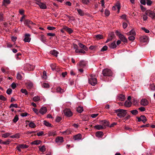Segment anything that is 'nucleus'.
Wrapping results in <instances>:
<instances>
[{"mask_svg": "<svg viewBox=\"0 0 155 155\" xmlns=\"http://www.w3.org/2000/svg\"><path fill=\"white\" fill-rule=\"evenodd\" d=\"M115 113L117 114V115L120 118L124 117L127 114L126 110L122 109H119L115 110Z\"/></svg>", "mask_w": 155, "mask_h": 155, "instance_id": "obj_1", "label": "nucleus"}, {"mask_svg": "<svg viewBox=\"0 0 155 155\" xmlns=\"http://www.w3.org/2000/svg\"><path fill=\"white\" fill-rule=\"evenodd\" d=\"M88 81L89 83L93 86L97 84V82L96 78L91 74L90 75V77L89 78Z\"/></svg>", "mask_w": 155, "mask_h": 155, "instance_id": "obj_2", "label": "nucleus"}, {"mask_svg": "<svg viewBox=\"0 0 155 155\" xmlns=\"http://www.w3.org/2000/svg\"><path fill=\"white\" fill-rule=\"evenodd\" d=\"M33 2L38 5L41 9H45L47 8L46 5L41 2L40 0H34Z\"/></svg>", "mask_w": 155, "mask_h": 155, "instance_id": "obj_3", "label": "nucleus"}, {"mask_svg": "<svg viewBox=\"0 0 155 155\" xmlns=\"http://www.w3.org/2000/svg\"><path fill=\"white\" fill-rule=\"evenodd\" d=\"M103 75L105 76H110L112 75V72L110 69L106 68L102 71Z\"/></svg>", "mask_w": 155, "mask_h": 155, "instance_id": "obj_4", "label": "nucleus"}, {"mask_svg": "<svg viewBox=\"0 0 155 155\" xmlns=\"http://www.w3.org/2000/svg\"><path fill=\"white\" fill-rule=\"evenodd\" d=\"M65 116L67 117H71L73 115V113L70 109L66 108L63 110Z\"/></svg>", "mask_w": 155, "mask_h": 155, "instance_id": "obj_5", "label": "nucleus"}, {"mask_svg": "<svg viewBox=\"0 0 155 155\" xmlns=\"http://www.w3.org/2000/svg\"><path fill=\"white\" fill-rule=\"evenodd\" d=\"M145 14L150 17L153 18L155 17V14L153 12V11L150 10H147L145 12Z\"/></svg>", "mask_w": 155, "mask_h": 155, "instance_id": "obj_6", "label": "nucleus"}, {"mask_svg": "<svg viewBox=\"0 0 155 155\" xmlns=\"http://www.w3.org/2000/svg\"><path fill=\"white\" fill-rule=\"evenodd\" d=\"M139 122L142 121L143 122L145 123L147 121V119L144 115H141L140 117H137Z\"/></svg>", "mask_w": 155, "mask_h": 155, "instance_id": "obj_7", "label": "nucleus"}, {"mask_svg": "<svg viewBox=\"0 0 155 155\" xmlns=\"http://www.w3.org/2000/svg\"><path fill=\"white\" fill-rule=\"evenodd\" d=\"M64 141L63 138L62 137H58L55 139V142L58 144H60Z\"/></svg>", "mask_w": 155, "mask_h": 155, "instance_id": "obj_8", "label": "nucleus"}, {"mask_svg": "<svg viewBox=\"0 0 155 155\" xmlns=\"http://www.w3.org/2000/svg\"><path fill=\"white\" fill-rule=\"evenodd\" d=\"M24 24L30 28H31V27L29 25L30 24L35 25V24L32 21L28 19L25 20L24 21Z\"/></svg>", "mask_w": 155, "mask_h": 155, "instance_id": "obj_9", "label": "nucleus"}, {"mask_svg": "<svg viewBox=\"0 0 155 155\" xmlns=\"http://www.w3.org/2000/svg\"><path fill=\"white\" fill-rule=\"evenodd\" d=\"M30 35L29 34H26L25 35V38L24 41L25 42H29L30 41L31 38H29Z\"/></svg>", "mask_w": 155, "mask_h": 155, "instance_id": "obj_10", "label": "nucleus"}, {"mask_svg": "<svg viewBox=\"0 0 155 155\" xmlns=\"http://www.w3.org/2000/svg\"><path fill=\"white\" fill-rule=\"evenodd\" d=\"M149 104L148 100L145 99H143L140 101V104L143 106H147Z\"/></svg>", "mask_w": 155, "mask_h": 155, "instance_id": "obj_11", "label": "nucleus"}, {"mask_svg": "<svg viewBox=\"0 0 155 155\" xmlns=\"http://www.w3.org/2000/svg\"><path fill=\"white\" fill-rule=\"evenodd\" d=\"M101 124H102V125L104 126V128L106 126H109V122L106 120H101L99 122Z\"/></svg>", "mask_w": 155, "mask_h": 155, "instance_id": "obj_12", "label": "nucleus"}, {"mask_svg": "<svg viewBox=\"0 0 155 155\" xmlns=\"http://www.w3.org/2000/svg\"><path fill=\"white\" fill-rule=\"evenodd\" d=\"M47 109L45 107H41L39 110V112L42 115H43L45 114L47 112Z\"/></svg>", "mask_w": 155, "mask_h": 155, "instance_id": "obj_13", "label": "nucleus"}, {"mask_svg": "<svg viewBox=\"0 0 155 155\" xmlns=\"http://www.w3.org/2000/svg\"><path fill=\"white\" fill-rule=\"evenodd\" d=\"M63 28L69 34H71L73 32V30L71 28H69L66 26H64Z\"/></svg>", "mask_w": 155, "mask_h": 155, "instance_id": "obj_14", "label": "nucleus"}, {"mask_svg": "<svg viewBox=\"0 0 155 155\" xmlns=\"http://www.w3.org/2000/svg\"><path fill=\"white\" fill-rule=\"evenodd\" d=\"M117 97L118 100L121 101H124L125 99V95L122 94H119Z\"/></svg>", "mask_w": 155, "mask_h": 155, "instance_id": "obj_15", "label": "nucleus"}, {"mask_svg": "<svg viewBox=\"0 0 155 155\" xmlns=\"http://www.w3.org/2000/svg\"><path fill=\"white\" fill-rule=\"evenodd\" d=\"M140 40L141 42H147L148 40V38L146 36H142L140 37Z\"/></svg>", "mask_w": 155, "mask_h": 155, "instance_id": "obj_16", "label": "nucleus"}, {"mask_svg": "<svg viewBox=\"0 0 155 155\" xmlns=\"http://www.w3.org/2000/svg\"><path fill=\"white\" fill-rule=\"evenodd\" d=\"M94 128L96 130H101L104 129V126L102 125H97L94 127Z\"/></svg>", "mask_w": 155, "mask_h": 155, "instance_id": "obj_17", "label": "nucleus"}, {"mask_svg": "<svg viewBox=\"0 0 155 155\" xmlns=\"http://www.w3.org/2000/svg\"><path fill=\"white\" fill-rule=\"evenodd\" d=\"M108 45L109 48H110L114 49L116 47L115 41H114L112 43H109Z\"/></svg>", "mask_w": 155, "mask_h": 155, "instance_id": "obj_18", "label": "nucleus"}, {"mask_svg": "<svg viewBox=\"0 0 155 155\" xmlns=\"http://www.w3.org/2000/svg\"><path fill=\"white\" fill-rule=\"evenodd\" d=\"M73 138L74 140H80L82 138V136L80 134H78L74 136Z\"/></svg>", "mask_w": 155, "mask_h": 155, "instance_id": "obj_19", "label": "nucleus"}, {"mask_svg": "<svg viewBox=\"0 0 155 155\" xmlns=\"http://www.w3.org/2000/svg\"><path fill=\"white\" fill-rule=\"evenodd\" d=\"M119 38L124 42L126 43L127 42V39L123 35H120Z\"/></svg>", "mask_w": 155, "mask_h": 155, "instance_id": "obj_20", "label": "nucleus"}, {"mask_svg": "<svg viewBox=\"0 0 155 155\" xmlns=\"http://www.w3.org/2000/svg\"><path fill=\"white\" fill-rule=\"evenodd\" d=\"M103 135L104 134L102 131H98L95 134L96 136L99 138H101Z\"/></svg>", "mask_w": 155, "mask_h": 155, "instance_id": "obj_21", "label": "nucleus"}, {"mask_svg": "<svg viewBox=\"0 0 155 155\" xmlns=\"http://www.w3.org/2000/svg\"><path fill=\"white\" fill-rule=\"evenodd\" d=\"M26 66L28 70L29 71L33 70L34 68V67L33 66L30 65L29 64H26Z\"/></svg>", "mask_w": 155, "mask_h": 155, "instance_id": "obj_22", "label": "nucleus"}, {"mask_svg": "<svg viewBox=\"0 0 155 155\" xmlns=\"http://www.w3.org/2000/svg\"><path fill=\"white\" fill-rule=\"evenodd\" d=\"M50 54L52 55H53L54 56L57 57V55L58 53V52L57 51H56L53 50L51 51L50 52Z\"/></svg>", "mask_w": 155, "mask_h": 155, "instance_id": "obj_23", "label": "nucleus"}, {"mask_svg": "<svg viewBox=\"0 0 155 155\" xmlns=\"http://www.w3.org/2000/svg\"><path fill=\"white\" fill-rule=\"evenodd\" d=\"M56 91L57 92L61 94L64 92L65 90L62 89L60 87H58L56 89Z\"/></svg>", "mask_w": 155, "mask_h": 155, "instance_id": "obj_24", "label": "nucleus"}, {"mask_svg": "<svg viewBox=\"0 0 155 155\" xmlns=\"http://www.w3.org/2000/svg\"><path fill=\"white\" fill-rule=\"evenodd\" d=\"M78 45L81 48H83L86 51L88 50L87 48L85 45L82 44V43H79L78 44Z\"/></svg>", "mask_w": 155, "mask_h": 155, "instance_id": "obj_25", "label": "nucleus"}, {"mask_svg": "<svg viewBox=\"0 0 155 155\" xmlns=\"http://www.w3.org/2000/svg\"><path fill=\"white\" fill-rule=\"evenodd\" d=\"M86 64L87 63L86 62L83 61H81L80 62L79 65L81 67H84L86 66Z\"/></svg>", "mask_w": 155, "mask_h": 155, "instance_id": "obj_26", "label": "nucleus"}, {"mask_svg": "<svg viewBox=\"0 0 155 155\" xmlns=\"http://www.w3.org/2000/svg\"><path fill=\"white\" fill-rule=\"evenodd\" d=\"M132 103L130 101H126L124 103V106L127 107H129L131 106Z\"/></svg>", "mask_w": 155, "mask_h": 155, "instance_id": "obj_27", "label": "nucleus"}, {"mask_svg": "<svg viewBox=\"0 0 155 155\" xmlns=\"http://www.w3.org/2000/svg\"><path fill=\"white\" fill-rule=\"evenodd\" d=\"M127 35H132L135 36L136 35V33L134 30H132L129 32L127 33Z\"/></svg>", "mask_w": 155, "mask_h": 155, "instance_id": "obj_28", "label": "nucleus"}, {"mask_svg": "<svg viewBox=\"0 0 155 155\" xmlns=\"http://www.w3.org/2000/svg\"><path fill=\"white\" fill-rule=\"evenodd\" d=\"M48 134L49 136H54L56 135V132L55 131H49Z\"/></svg>", "mask_w": 155, "mask_h": 155, "instance_id": "obj_29", "label": "nucleus"}, {"mask_svg": "<svg viewBox=\"0 0 155 155\" xmlns=\"http://www.w3.org/2000/svg\"><path fill=\"white\" fill-rule=\"evenodd\" d=\"M75 52L77 53H82L84 54L86 53L85 51L82 49L79 50L76 49L75 50Z\"/></svg>", "mask_w": 155, "mask_h": 155, "instance_id": "obj_30", "label": "nucleus"}, {"mask_svg": "<svg viewBox=\"0 0 155 155\" xmlns=\"http://www.w3.org/2000/svg\"><path fill=\"white\" fill-rule=\"evenodd\" d=\"M41 141L40 140H35L31 143V144L38 145L41 143Z\"/></svg>", "mask_w": 155, "mask_h": 155, "instance_id": "obj_31", "label": "nucleus"}, {"mask_svg": "<svg viewBox=\"0 0 155 155\" xmlns=\"http://www.w3.org/2000/svg\"><path fill=\"white\" fill-rule=\"evenodd\" d=\"M18 145L19 146V147L22 149L27 148L29 147L28 145L25 144H19Z\"/></svg>", "mask_w": 155, "mask_h": 155, "instance_id": "obj_32", "label": "nucleus"}, {"mask_svg": "<svg viewBox=\"0 0 155 155\" xmlns=\"http://www.w3.org/2000/svg\"><path fill=\"white\" fill-rule=\"evenodd\" d=\"M77 112L79 113H81L83 111V107H78L77 109Z\"/></svg>", "mask_w": 155, "mask_h": 155, "instance_id": "obj_33", "label": "nucleus"}, {"mask_svg": "<svg viewBox=\"0 0 155 155\" xmlns=\"http://www.w3.org/2000/svg\"><path fill=\"white\" fill-rule=\"evenodd\" d=\"M77 11L78 13V14L81 16H83L84 15V12L81 9H77Z\"/></svg>", "mask_w": 155, "mask_h": 155, "instance_id": "obj_34", "label": "nucleus"}, {"mask_svg": "<svg viewBox=\"0 0 155 155\" xmlns=\"http://www.w3.org/2000/svg\"><path fill=\"white\" fill-rule=\"evenodd\" d=\"M29 126L31 128H35L36 127L35 124L32 122H30L29 124Z\"/></svg>", "mask_w": 155, "mask_h": 155, "instance_id": "obj_35", "label": "nucleus"}, {"mask_svg": "<svg viewBox=\"0 0 155 155\" xmlns=\"http://www.w3.org/2000/svg\"><path fill=\"white\" fill-rule=\"evenodd\" d=\"M71 131L67 129L66 131L63 132V133L64 134H65V135H68V134H71Z\"/></svg>", "mask_w": 155, "mask_h": 155, "instance_id": "obj_36", "label": "nucleus"}, {"mask_svg": "<svg viewBox=\"0 0 155 155\" xmlns=\"http://www.w3.org/2000/svg\"><path fill=\"white\" fill-rule=\"evenodd\" d=\"M40 39L43 42L45 41V36L43 35H40Z\"/></svg>", "mask_w": 155, "mask_h": 155, "instance_id": "obj_37", "label": "nucleus"}, {"mask_svg": "<svg viewBox=\"0 0 155 155\" xmlns=\"http://www.w3.org/2000/svg\"><path fill=\"white\" fill-rule=\"evenodd\" d=\"M95 37L97 40H99L103 38V36L101 35H95Z\"/></svg>", "mask_w": 155, "mask_h": 155, "instance_id": "obj_38", "label": "nucleus"}, {"mask_svg": "<svg viewBox=\"0 0 155 155\" xmlns=\"http://www.w3.org/2000/svg\"><path fill=\"white\" fill-rule=\"evenodd\" d=\"M43 87L45 88H48L49 87V85L48 83H43L42 85Z\"/></svg>", "mask_w": 155, "mask_h": 155, "instance_id": "obj_39", "label": "nucleus"}, {"mask_svg": "<svg viewBox=\"0 0 155 155\" xmlns=\"http://www.w3.org/2000/svg\"><path fill=\"white\" fill-rule=\"evenodd\" d=\"M114 36V32L110 33L109 35L108 38L109 39L111 38V40L113 39Z\"/></svg>", "mask_w": 155, "mask_h": 155, "instance_id": "obj_40", "label": "nucleus"}, {"mask_svg": "<svg viewBox=\"0 0 155 155\" xmlns=\"http://www.w3.org/2000/svg\"><path fill=\"white\" fill-rule=\"evenodd\" d=\"M130 112L132 113L133 115H136L138 114V111L136 110H131L130 111Z\"/></svg>", "mask_w": 155, "mask_h": 155, "instance_id": "obj_41", "label": "nucleus"}, {"mask_svg": "<svg viewBox=\"0 0 155 155\" xmlns=\"http://www.w3.org/2000/svg\"><path fill=\"white\" fill-rule=\"evenodd\" d=\"M33 100L34 101H38L40 100V98L38 96H35L33 97Z\"/></svg>", "mask_w": 155, "mask_h": 155, "instance_id": "obj_42", "label": "nucleus"}, {"mask_svg": "<svg viewBox=\"0 0 155 155\" xmlns=\"http://www.w3.org/2000/svg\"><path fill=\"white\" fill-rule=\"evenodd\" d=\"M39 149L42 152H45L46 150V148L44 146H43L41 147H40Z\"/></svg>", "mask_w": 155, "mask_h": 155, "instance_id": "obj_43", "label": "nucleus"}, {"mask_svg": "<svg viewBox=\"0 0 155 155\" xmlns=\"http://www.w3.org/2000/svg\"><path fill=\"white\" fill-rule=\"evenodd\" d=\"M44 124L46 126L48 127H50L51 126V124H50L49 123L47 122L45 120H44Z\"/></svg>", "mask_w": 155, "mask_h": 155, "instance_id": "obj_44", "label": "nucleus"}, {"mask_svg": "<svg viewBox=\"0 0 155 155\" xmlns=\"http://www.w3.org/2000/svg\"><path fill=\"white\" fill-rule=\"evenodd\" d=\"M10 143V141L9 140H7L5 141H3L2 140V143L4 144H9Z\"/></svg>", "mask_w": 155, "mask_h": 155, "instance_id": "obj_45", "label": "nucleus"}, {"mask_svg": "<svg viewBox=\"0 0 155 155\" xmlns=\"http://www.w3.org/2000/svg\"><path fill=\"white\" fill-rule=\"evenodd\" d=\"M10 135V134L8 133H5L2 134V137L4 138H6Z\"/></svg>", "mask_w": 155, "mask_h": 155, "instance_id": "obj_46", "label": "nucleus"}, {"mask_svg": "<svg viewBox=\"0 0 155 155\" xmlns=\"http://www.w3.org/2000/svg\"><path fill=\"white\" fill-rule=\"evenodd\" d=\"M18 120V117L17 115H16L15 116L14 119H13V121L15 123H16Z\"/></svg>", "mask_w": 155, "mask_h": 155, "instance_id": "obj_47", "label": "nucleus"}, {"mask_svg": "<svg viewBox=\"0 0 155 155\" xmlns=\"http://www.w3.org/2000/svg\"><path fill=\"white\" fill-rule=\"evenodd\" d=\"M134 35H131V36H129L128 37V39L130 41H133L135 39V37Z\"/></svg>", "mask_w": 155, "mask_h": 155, "instance_id": "obj_48", "label": "nucleus"}, {"mask_svg": "<svg viewBox=\"0 0 155 155\" xmlns=\"http://www.w3.org/2000/svg\"><path fill=\"white\" fill-rule=\"evenodd\" d=\"M61 119L62 118L61 117L59 116H57L56 117V122H59L61 120Z\"/></svg>", "mask_w": 155, "mask_h": 155, "instance_id": "obj_49", "label": "nucleus"}, {"mask_svg": "<svg viewBox=\"0 0 155 155\" xmlns=\"http://www.w3.org/2000/svg\"><path fill=\"white\" fill-rule=\"evenodd\" d=\"M21 91L22 93L25 94V95H27L28 94L27 91L25 89H21Z\"/></svg>", "mask_w": 155, "mask_h": 155, "instance_id": "obj_50", "label": "nucleus"}, {"mask_svg": "<svg viewBox=\"0 0 155 155\" xmlns=\"http://www.w3.org/2000/svg\"><path fill=\"white\" fill-rule=\"evenodd\" d=\"M42 78L45 79H46L47 78L46 72L45 71L43 72V75L42 76Z\"/></svg>", "mask_w": 155, "mask_h": 155, "instance_id": "obj_51", "label": "nucleus"}, {"mask_svg": "<svg viewBox=\"0 0 155 155\" xmlns=\"http://www.w3.org/2000/svg\"><path fill=\"white\" fill-rule=\"evenodd\" d=\"M11 137L13 138H19V135L18 134H16L15 135H13Z\"/></svg>", "mask_w": 155, "mask_h": 155, "instance_id": "obj_52", "label": "nucleus"}, {"mask_svg": "<svg viewBox=\"0 0 155 155\" xmlns=\"http://www.w3.org/2000/svg\"><path fill=\"white\" fill-rule=\"evenodd\" d=\"M82 2L84 4H88L89 2V0H82Z\"/></svg>", "mask_w": 155, "mask_h": 155, "instance_id": "obj_53", "label": "nucleus"}, {"mask_svg": "<svg viewBox=\"0 0 155 155\" xmlns=\"http://www.w3.org/2000/svg\"><path fill=\"white\" fill-rule=\"evenodd\" d=\"M79 96L80 97L79 98L80 99H83L85 97V96L84 95V94L81 93L79 94Z\"/></svg>", "mask_w": 155, "mask_h": 155, "instance_id": "obj_54", "label": "nucleus"}, {"mask_svg": "<svg viewBox=\"0 0 155 155\" xmlns=\"http://www.w3.org/2000/svg\"><path fill=\"white\" fill-rule=\"evenodd\" d=\"M107 46H104L101 49V51H106L107 50Z\"/></svg>", "mask_w": 155, "mask_h": 155, "instance_id": "obj_55", "label": "nucleus"}, {"mask_svg": "<svg viewBox=\"0 0 155 155\" xmlns=\"http://www.w3.org/2000/svg\"><path fill=\"white\" fill-rule=\"evenodd\" d=\"M12 107H15L17 108L18 107V105L17 104H11L9 106V108H11Z\"/></svg>", "mask_w": 155, "mask_h": 155, "instance_id": "obj_56", "label": "nucleus"}, {"mask_svg": "<svg viewBox=\"0 0 155 155\" xmlns=\"http://www.w3.org/2000/svg\"><path fill=\"white\" fill-rule=\"evenodd\" d=\"M110 12L109 10L107 9H106L105 11V15L107 16H108L110 15Z\"/></svg>", "mask_w": 155, "mask_h": 155, "instance_id": "obj_57", "label": "nucleus"}, {"mask_svg": "<svg viewBox=\"0 0 155 155\" xmlns=\"http://www.w3.org/2000/svg\"><path fill=\"white\" fill-rule=\"evenodd\" d=\"M147 1V5L148 6H150L152 4V2L150 0H146Z\"/></svg>", "mask_w": 155, "mask_h": 155, "instance_id": "obj_58", "label": "nucleus"}, {"mask_svg": "<svg viewBox=\"0 0 155 155\" xmlns=\"http://www.w3.org/2000/svg\"><path fill=\"white\" fill-rule=\"evenodd\" d=\"M12 90L11 89L9 88L7 89L6 93L8 94H10L12 93Z\"/></svg>", "mask_w": 155, "mask_h": 155, "instance_id": "obj_59", "label": "nucleus"}, {"mask_svg": "<svg viewBox=\"0 0 155 155\" xmlns=\"http://www.w3.org/2000/svg\"><path fill=\"white\" fill-rule=\"evenodd\" d=\"M141 29H142V30H143L146 33H149L150 32V31L146 29L144 27H142L141 28Z\"/></svg>", "mask_w": 155, "mask_h": 155, "instance_id": "obj_60", "label": "nucleus"}, {"mask_svg": "<svg viewBox=\"0 0 155 155\" xmlns=\"http://www.w3.org/2000/svg\"><path fill=\"white\" fill-rule=\"evenodd\" d=\"M47 29L49 30H52L55 29L56 28L54 27L48 26L47 28Z\"/></svg>", "mask_w": 155, "mask_h": 155, "instance_id": "obj_61", "label": "nucleus"}, {"mask_svg": "<svg viewBox=\"0 0 155 155\" xmlns=\"http://www.w3.org/2000/svg\"><path fill=\"white\" fill-rule=\"evenodd\" d=\"M22 78L21 75L19 73H18L17 76V78L18 79L21 80Z\"/></svg>", "mask_w": 155, "mask_h": 155, "instance_id": "obj_62", "label": "nucleus"}, {"mask_svg": "<svg viewBox=\"0 0 155 155\" xmlns=\"http://www.w3.org/2000/svg\"><path fill=\"white\" fill-rule=\"evenodd\" d=\"M115 7H116L118 10L120 9V5L119 3H117L116 4Z\"/></svg>", "mask_w": 155, "mask_h": 155, "instance_id": "obj_63", "label": "nucleus"}, {"mask_svg": "<svg viewBox=\"0 0 155 155\" xmlns=\"http://www.w3.org/2000/svg\"><path fill=\"white\" fill-rule=\"evenodd\" d=\"M150 89L153 90H155V86L154 84H151L150 85Z\"/></svg>", "mask_w": 155, "mask_h": 155, "instance_id": "obj_64", "label": "nucleus"}]
</instances>
